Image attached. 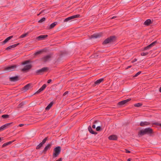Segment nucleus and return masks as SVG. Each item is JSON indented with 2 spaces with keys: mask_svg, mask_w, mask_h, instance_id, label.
Masks as SVG:
<instances>
[{
  "mask_svg": "<svg viewBox=\"0 0 161 161\" xmlns=\"http://www.w3.org/2000/svg\"><path fill=\"white\" fill-rule=\"evenodd\" d=\"M141 73V71H139L138 72H137L136 74H135L134 76H133V77H136V76H137L138 75H140Z\"/></svg>",
  "mask_w": 161,
  "mask_h": 161,
  "instance_id": "ea45409f",
  "label": "nucleus"
},
{
  "mask_svg": "<svg viewBox=\"0 0 161 161\" xmlns=\"http://www.w3.org/2000/svg\"><path fill=\"white\" fill-rule=\"evenodd\" d=\"M88 130L90 132V133L93 134H97V133L96 132L94 131L91 126H89L88 127Z\"/></svg>",
  "mask_w": 161,
  "mask_h": 161,
  "instance_id": "6ab92c4d",
  "label": "nucleus"
},
{
  "mask_svg": "<svg viewBox=\"0 0 161 161\" xmlns=\"http://www.w3.org/2000/svg\"><path fill=\"white\" fill-rule=\"evenodd\" d=\"M103 80V79L102 78L98 80L95 82L94 85H98L101 82H102Z\"/></svg>",
  "mask_w": 161,
  "mask_h": 161,
  "instance_id": "5701e85b",
  "label": "nucleus"
},
{
  "mask_svg": "<svg viewBox=\"0 0 161 161\" xmlns=\"http://www.w3.org/2000/svg\"><path fill=\"white\" fill-rule=\"evenodd\" d=\"M40 14V12L39 14H37V15H38V16H39V15H40V14Z\"/></svg>",
  "mask_w": 161,
  "mask_h": 161,
  "instance_id": "13d9d810",
  "label": "nucleus"
},
{
  "mask_svg": "<svg viewBox=\"0 0 161 161\" xmlns=\"http://www.w3.org/2000/svg\"><path fill=\"white\" fill-rule=\"evenodd\" d=\"M97 123V120H96L94 122V124L92 126V127L93 128H96V125H95V124H96V123Z\"/></svg>",
  "mask_w": 161,
  "mask_h": 161,
  "instance_id": "58836bf2",
  "label": "nucleus"
},
{
  "mask_svg": "<svg viewBox=\"0 0 161 161\" xmlns=\"http://www.w3.org/2000/svg\"><path fill=\"white\" fill-rule=\"evenodd\" d=\"M145 129L146 134H147L150 135V136H151L154 133L153 130L150 127L147 128Z\"/></svg>",
  "mask_w": 161,
  "mask_h": 161,
  "instance_id": "9d476101",
  "label": "nucleus"
},
{
  "mask_svg": "<svg viewBox=\"0 0 161 161\" xmlns=\"http://www.w3.org/2000/svg\"><path fill=\"white\" fill-rule=\"evenodd\" d=\"M137 59H136V58H135V59H134L133 60H132V61H131V63H134V62H136V61H137Z\"/></svg>",
  "mask_w": 161,
  "mask_h": 161,
  "instance_id": "de8ad7c7",
  "label": "nucleus"
},
{
  "mask_svg": "<svg viewBox=\"0 0 161 161\" xmlns=\"http://www.w3.org/2000/svg\"><path fill=\"white\" fill-rule=\"evenodd\" d=\"M47 137L44 138L41 143L43 145L46 142V141L47 140Z\"/></svg>",
  "mask_w": 161,
  "mask_h": 161,
  "instance_id": "4c0bfd02",
  "label": "nucleus"
},
{
  "mask_svg": "<svg viewBox=\"0 0 161 161\" xmlns=\"http://www.w3.org/2000/svg\"><path fill=\"white\" fill-rule=\"evenodd\" d=\"M148 54V52H142L141 53V55L142 56H143L147 55Z\"/></svg>",
  "mask_w": 161,
  "mask_h": 161,
  "instance_id": "e433bc0d",
  "label": "nucleus"
},
{
  "mask_svg": "<svg viewBox=\"0 0 161 161\" xmlns=\"http://www.w3.org/2000/svg\"><path fill=\"white\" fill-rule=\"evenodd\" d=\"M130 100L131 99L128 98L127 99L119 102L118 103V105L120 107L121 106L125 104Z\"/></svg>",
  "mask_w": 161,
  "mask_h": 161,
  "instance_id": "1a4fd4ad",
  "label": "nucleus"
},
{
  "mask_svg": "<svg viewBox=\"0 0 161 161\" xmlns=\"http://www.w3.org/2000/svg\"><path fill=\"white\" fill-rule=\"evenodd\" d=\"M116 16H114L112 17V18H111V19H114V18H116Z\"/></svg>",
  "mask_w": 161,
  "mask_h": 161,
  "instance_id": "864d4df0",
  "label": "nucleus"
},
{
  "mask_svg": "<svg viewBox=\"0 0 161 161\" xmlns=\"http://www.w3.org/2000/svg\"><path fill=\"white\" fill-rule=\"evenodd\" d=\"M28 35V33H26L25 34H23L20 36L19 38H23L26 37Z\"/></svg>",
  "mask_w": 161,
  "mask_h": 161,
  "instance_id": "7c9ffc66",
  "label": "nucleus"
},
{
  "mask_svg": "<svg viewBox=\"0 0 161 161\" xmlns=\"http://www.w3.org/2000/svg\"><path fill=\"white\" fill-rule=\"evenodd\" d=\"M47 13V12L46 11V10H42L40 12V14H42L43 13Z\"/></svg>",
  "mask_w": 161,
  "mask_h": 161,
  "instance_id": "37998d69",
  "label": "nucleus"
},
{
  "mask_svg": "<svg viewBox=\"0 0 161 161\" xmlns=\"http://www.w3.org/2000/svg\"><path fill=\"white\" fill-rule=\"evenodd\" d=\"M23 125H24L23 124H20L19 125V126H20V127H22V126Z\"/></svg>",
  "mask_w": 161,
  "mask_h": 161,
  "instance_id": "5fc2aeb1",
  "label": "nucleus"
},
{
  "mask_svg": "<svg viewBox=\"0 0 161 161\" xmlns=\"http://www.w3.org/2000/svg\"><path fill=\"white\" fill-rule=\"evenodd\" d=\"M57 22H54L53 23H52L51 25H50L48 27V29H51L53 28L55 26L57 25Z\"/></svg>",
  "mask_w": 161,
  "mask_h": 161,
  "instance_id": "412c9836",
  "label": "nucleus"
},
{
  "mask_svg": "<svg viewBox=\"0 0 161 161\" xmlns=\"http://www.w3.org/2000/svg\"><path fill=\"white\" fill-rule=\"evenodd\" d=\"M147 47H149V48H150V47H148V45L147 46Z\"/></svg>",
  "mask_w": 161,
  "mask_h": 161,
  "instance_id": "bf43d9fd",
  "label": "nucleus"
},
{
  "mask_svg": "<svg viewBox=\"0 0 161 161\" xmlns=\"http://www.w3.org/2000/svg\"><path fill=\"white\" fill-rule=\"evenodd\" d=\"M61 151V147L60 146H57L53 149V158L57 157L60 154Z\"/></svg>",
  "mask_w": 161,
  "mask_h": 161,
  "instance_id": "f257e3e1",
  "label": "nucleus"
},
{
  "mask_svg": "<svg viewBox=\"0 0 161 161\" xmlns=\"http://www.w3.org/2000/svg\"><path fill=\"white\" fill-rule=\"evenodd\" d=\"M25 102H22L19 104L18 108H22L23 106L25 104Z\"/></svg>",
  "mask_w": 161,
  "mask_h": 161,
  "instance_id": "bb28decb",
  "label": "nucleus"
},
{
  "mask_svg": "<svg viewBox=\"0 0 161 161\" xmlns=\"http://www.w3.org/2000/svg\"><path fill=\"white\" fill-rule=\"evenodd\" d=\"M97 56H98L97 55V54H94L93 55H92V56H91V57L92 58H96L97 57Z\"/></svg>",
  "mask_w": 161,
  "mask_h": 161,
  "instance_id": "c03bdc74",
  "label": "nucleus"
},
{
  "mask_svg": "<svg viewBox=\"0 0 161 161\" xmlns=\"http://www.w3.org/2000/svg\"><path fill=\"white\" fill-rule=\"evenodd\" d=\"M52 57V54H49L42 58L41 60L43 62H46L50 61Z\"/></svg>",
  "mask_w": 161,
  "mask_h": 161,
  "instance_id": "20e7f679",
  "label": "nucleus"
},
{
  "mask_svg": "<svg viewBox=\"0 0 161 161\" xmlns=\"http://www.w3.org/2000/svg\"><path fill=\"white\" fill-rule=\"evenodd\" d=\"M30 60H27L26 61H25L23 62L21 64L22 65H25V64H28V63H30Z\"/></svg>",
  "mask_w": 161,
  "mask_h": 161,
  "instance_id": "cd10ccee",
  "label": "nucleus"
},
{
  "mask_svg": "<svg viewBox=\"0 0 161 161\" xmlns=\"http://www.w3.org/2000/svg\"><path fill=\"white\" fill-rule=\"evenodd\" d=\"M19 80V77L18 76L9 78V80L11 81L15 82Z\"/></svg>",
  "mask_w": 161,
  "mask_h": 161,
  "instance_id": "9b49d317",
  "label": "nucleus"
},
{
  "mask_svg": "<svg viewBox=\"0 0 161 161\" xmlns=\"http://www.w3.org/2000/svg\"><path fill=\"white\" fill-rule=\"evenodd\" d=\"M108 138L110 140H116L117 139V137L115 135H112L109 136Z\"/></svg>",
  "mask_w": 161,
  "mask_h": 161,
  "instance_id": "a211bd4d",
  "label": "nucleus"
},
{
  "mask_svg": "<svg viewBox=\"0 0 161 161\" xmlns=\"http://www.w3.org/2000/svg\"><path fill=\"white\" fill-rule=\"evenodd\" d=\"M32 67L31 64H28L25 66L24 68L21 69V71L23 72H26L30 70Z\"/></svg>",
  "mask_w": 161,
  "mask_h": 161,
  "instance_id": "6e6552de",
  "label": "nucleus"
},
{
  "mask_svg": "<svg viewBox=\"0 0 161 161\" xmlns=\"http://www.w3.org/2000/svg\"><path fill=\"white\" fill-rule=\"evenodd\" d=\"M31 83L26 85L21 89V91L23 92H26L31 88Z\"/></svg>",
  "mask_w": 161,
  "mask_h": 161,
  "instance_id": "39448f33",
  "label": "nucleus"
},
{
  "mask_svg": "<svg viewBox=\"0 0 161 161\" xmlns=\"http://www.w3.org/2000/svg\"><path fill=\"white\" fill-rule=\"evenodd\" d=\"M80 17V15L79 14L74 15L69 17L67 18H66L64 20V21L65 22H67L68 21L70 20L71 19H74L75 18H78Z\"/></svg>",
  "mask_w": 161,
  "mask_h": 161,
  "instance_id": "423d86ee",
  "label": "nucleus"
},
{
  "mask_svg": "<svg viewBox=\"0 0 161 161\" xmlns=\"http://www.w3.org/2000/svg\"><path fill=\"white\" fill-rule=\"evenodd\" d=\"M51 146L50 144H48L44 148L43 152L45 153V152L47 150L49 149Z\"/></svg>",
  "mask_w": 161,
  "mask_h": 161,
  "instance_id": "4be33fe9",
  "label": "nucleus"
},
{
  "mask_svg": "<svg viewBox=\"0 0 161 161\" xmlns=\"http://www.w3.org/2000/svg\"><path fill=\"white\" fill-rule=\"evenodd\" d=\"M96 130L97 131H100L101 130V128L100 127V126L97 127L96 128Z\"/></svg>",
  "mask_w": 161,
  "mask_h": 161,
  "instance_id": "a19ab883",
  "label": "nucleus"
},
{
  "mask_svg": "<svg viewBox=\"0 0 161 161\" xmlns=\"http://www.w3.org/2000/svg\"><path fill=\"white\" fill-rule=\"evenodd\" d=\"M46 20V18L45 17H43V18H42L40 20L38 21V22L40 23H41L43 22L44 21Z\"/></svg>",
  "mask_w": 161,
  "mask_h": 161,
  "instance_id": "f704fd0d",
  "label": "nucleus"
},
{
  "mask_svg": "<svg viewBox=\"0 0 161 161\" xmlns=\"http://www.w3.org/2000/svg\"><path fill=\"white\" fill-rule=\"evenodd\" d=\"M1 113V110H0V114Z\"/></svg>",
  "mask_w": 161,
  "mask_h": 161,
  "instance_id": "052dcab7",
  "label": "nucleus"
},
{
  "mask_svg": "<svg viewBox=\"0 0 161 161\" xmlns=\"http://www.w3.org/2000/svg\"><path fill=\"white\" fill-rule=\"evenodd\" d=\"M43 145V144L40 143L36 147V149H39Z\"/></svg>",
  "mask_w": 161,
  "mask_h": 161,
  "instance_id": "473e14b6",
  "label": "nucleus"
},
{
  "mask_svg": "<svg viewBox=\"0 0 161 161\" xmlns=\"http://www.w3.org/2000/svg\"><path fill=\"white\" fill-rule=\"evenodd\" d=\"M151 23V21L150 19L147 20L144 22V25H148Z\"/></svg>",
  "mask_w": 161,
  "mask_h": 161,
  "instance_id": "b1692460",
  "label": "nucleus"
},
{
  "mask_svg": "<svg viewBox=\"0 0 161 161\" xmlns=\"http://www.w3.org/2000/svg\"><path fill=\"white\" fill-rule=\"evenodd\" d=\"M2 117L3 118L7 119L9 117V115L8 114H4L2 116Z\"/></svg>",
  "mask_w": 161,
  "mask_h": 161,
  "instance_id": "c9c22d12",
  "label": "nucleus"
},
{
  "mask_svg": "<svg viewBox=\"0 0 161 161\" xmlns=\"http://www.w3.org/2000/svg\"><path fill=\"white\" fill-rule=\"evenodd\" d=\"M157 42L156 41L154 42L150 45H148V47H151L154 45Z\"/></svg>",
  "mask_w": 161,
  "mask_h": 161,
  "instance_id": "72a5a7b5",
  "label": "nucleus"
},
{
  "mask_svg": "<svg viewBox=\"0 0 161 161\" xmlns=\"http://www.w3.org/2000/svg\"><path fill=\"white\" fill-rule=\"evenodd\" d=\"M116 38L115 36H111L105 40L103 42V44L105 45L109 43H111L114 42Z\"/></svg>",
  "mask_w": 161,
  "mask_h": 161,
  "instance_id": "f03ea898",
  "label": "nucleus"
},
{
  "mask_svg": "<svg viewBox=\"0 0 161 161\" xmlns=\"http://www.w3.org/2000/svg\"><path fill=\"white\" fill-rule=\"evenodd\" d=\"M149 49V47H148L147 46L144 48V50H146Z\"/></svg>",
  "mask_w": 161,
  "mask_h": 161,
  "instance_id": "8fccbe9b",
  "label": "nucleus"
},
{
  "mask_svg": "<svg viewBox=\"0 0 161 161\" xmlns=\"http://www.w3.org/2000/svg\"><path fill=\"white\" fill-rule=\"evenodd\" d=\"M52 81V80L51 79H49L47 81V83H50Z\"/></svg>",
  "mask_w": 161,
  "mask_h": 161,
  "instance_id": "09e8293b",
  "label": "nucleus"
},
{
  "mask_svg": "<svg viewBox=\"0 0 161 161\" xmlns=\"http://www.w3.org/2000/svg\"><path fill=\"white\" fill-rule=\"evenodd\" d=\"M47 37V35H44L36 37L38 40H43Z\"/></svg>",
  "mask_w": 161,
  "mask_h": 161,
  "instance_id": "2eb2a0df",
  "label": "nucleus"
},
{
  "mask_svg": "<svg viewBox=\"0 0 161 161\" xmlns=\"http://www.w3.org/2000/svg\"><path fill=\"white\" fill-rule=\"evenodd\" d=\"M53 104V102H51L46 108L45 109L47 110H49L52 106Z\"/></svg>",
  "mask_w": 161,
  "mask_h": 161,
  "instance_id": "a878e982",
  "label": "nucleus"
},
{
  "mask_svg": "<svg viewBox=\"0 0 161 161\" xmlns=\"http://www.w3.org/2000/svg\"><path fill=\"white\" fill-rule=\"evenodd\" d=\"M5 129L4 127V126L3 125L2 126H1L0 127V131L3 130H4Z\"/></svg>",
  "mask_w": 161,
  "mask_h": 161,
  "instance_id": "79ce46f5",
  "label": "nucleus"
},
{
  "mask_svg": "<svg viewBox=\"0 0 161 161\" xmlns=\"http://www.w3.org/2000/svg\"><path fill=\"white\" fill-rule=\"evenodd\" d=\"M47 86L46 84H44L42 87L40 88L34 94H38L43 91L46 87Z\"/></svg>",
  "mask_w": 161,
  "mask_h": 161,
  "instance_id": "f8f14e48",
  "label": "nucleus"
},
{
  "mask_svg": "<svg viewBox=\"0 0 161 161\" xmlns=\"http://www.w3.org/2000/svg\"><path fill=\"white\" fill-rule=\"evenodd\" d=\"M43 52V50H41L39 51H37V52H36L34 54L35 55H38L41 54Z\"/></svg>",
  "mask_w": 161,
  "mask_h": 161,
  "instance_id": "c756f323",
  "label": "nucleus"
},
{
  "mask_svg": "<svg viewBox=\"0 0 161 161\" xmlns=\"http://www.w3.org/2000/svg\"><path fill=\"white\" fill-rule=\"evenodd\" d=\"M16 67L17 66L16 65H14L5 67L4 68V70L7 72H9L14 70Z\"/></svg>",
  "mask_w": 161,
  "mask_h": 161,
  "instance_id": "7ed1b4c3",
  "label": "nucleus"
},
{
  "mask_svg": "<svg viewBox=\"0 0 161 161\" xmlns=\"http://www.w3.org/2000/svg\"><path fill=\"white\" fill-rule=\"evenodd\" d=\"M48 69L47 67H44L41 69L37 70L36 71V73L37 75L41 74L46 71Z\"/></svg>",
  "mask_w": 161,
  "mask_h": 161,
  "instance_id": "0eeeda50",
  "label": "nucleus"
},
{
  "mask_svg": "<svg viewBox=\"0 0 161 161\" xmlns=\"http://www.w3.org/2000/svg\"><path fill=\"white\" fill-rule=\"evenodd\" d=\"M12 122L8 123L6 124L3 125L4 126V127L5 129H6L7 128H8V126L12 124Z\"/></svg>",
  "mask_w": 161,
  "mask_h": 161,
  "instance_id": "c85d7f7f",
  "label": "nucleus"
},
{
  "mask_svg": "<svg viewBox=\"0 0 161 161\" xmlns=\"http://www.w3.org/2000/svg\"><path fill=\"white\" fill-rule=\"evenodd\" d=\"M142 105V104L141 103H138L134 104V106L136 107H140Z\"/></svg>",
  "mask_w": 161,
  "mask_h": 161,
  "instance_id": "2f4dec72",
  "label": "nucleus"
},
{
  "mask_svg": "<svg viewBox=\"0 0 161 161\" xmlns=\"http://www.w3.org/2000/svg\"><path fill=\"white\" fill-rule=\"evenodd\" d=\"M102 36V34H94L91 36L90 38H97L100 37Z\"/></svg>",
  "mask_w": 161,
  "mask_h": 161,
  "instance_id": "ddd939ff",
  "label": "nucleus"
},
{
  "mask_svg": "<svg viewBox=\"0 0 161 161\" xmlns=\"http://www.w3.org/2000/svg\"><path fill=\"white\" fill-rule=\"evenodd\" d=\"M159 91L160 92H161V87H160V89H159Z\"/></svg>",
  "mask_w": 161,
  "mask_h": 161,
  "instance_id": "6e6d98bb",
  "label": "nucleus"
},
{
  "mask_svg": "<svg viewBox=\"0 0 161 161\" xmlns=\"http://www.w3.org/2000/svg\"><path fill=\"white\" fill-rule=\"evenodd\" d=\"M131 65L128 66L127 68H126V69H128L131 68Z\"/></svg>",
  "mask_w": 161,
  "mask_h": 161,
  "instance_id": "3c124183",
  "label": "nucleus"
},
{
  "mask_svg": "<svg viewBox=\"0 0 161 161\" xmlns=\"http://www.w3.org/2000/svg\"><path fill=\"white\" fill-rule=\"evenodd\" d=\"M154 124L156 125H160V126H161V124H159L158 123H154Z\"/></svg>",
  "mask_w": 161,
  "mask_h": 161,
  "instance_id": "49530a36",
  "label": "nucleus"
},
{
  "mask_svg": "<svg viewBox=\"0 0 161 161\" xmlns=\"http://www.w3.org/2000/svg\"><path fill=\"white\" fill-rule=\"evenodd\" d=\"M13 37L12 36H9L6 38L3 42V44H4L6 43L9 40L12 38Z\"/></svg>",
  "mask_w": 161,
  "mask_h": 161,
  "instance_id": "aec40b11",
  "label": "nucleus"
},
{
  "mask_svg": "<svg viewBox=\"0 0 161 161\" xmlns=\"http://www.w3.org/2000/svg\"><path fill=\"white\" fill-rule=\"evenodd\" d=\"M14 140L13 141H10L8 142H6V143H5L3 144V145L2 146V147H6L8 145H9L11 144L13 142H14Z\"/></svg>",
  "mask_w": 161,
  "mask_h": 161,
  "instance_id": "393cba45",
  "label": "nucleus"
},
{
  "mask_svg": "<svg viewBox=\"0 0 161 161\" xmlns=\"http://www.w3.org/2000/svg\"><path fill=\"white\" fill-rule=\"evenodd\" d=\"M126 153H130V151H129V150H126Z\"/></svg>",
  "mask_w": 161,
  "mask_h": 161,
  "instance_id": "603ef678",
  "label": "nucleus"
},
{
  "mask_svg": "<svg viewBox=\"0 0 161 161\" xmlns=\"http://www.w3.org/2000/svg\"><path fill=\"white\" fill-rule=\"evenodd\" d=\"M145 134H146L145 129L140 130L138 133V135L139 137H141Z\"/></svg>",
  "mask_w": 161,
  "mask_h": 161,
  "instance_id": "4468645a",
  "label": "nucleus"
},
{
  "mask_svg": "<svg viewBox=\"0 0 161 161\" xmlns=\"http://www.w3.org/2000/svg\"><path fill=\"white\" fill-rule=\"evenodd\" d=\"M19 43H18L16 44H14L9 46L6 49V50H9L13 48H14L16 47L17 46L19 45Z\"/></svg>",
  "mask_w": 161,
  "mask_h": 161,
  "instance_id": "dca6fc26",
  "label": "nucleus"
},
{
  "mask_svg": "<svg viewBox=\"0 0 161 161\" xmlns=\"http://www.w3.org/2000/svg\"><path fill=\"white\" fill-rule=\"evenodd\" d=\"M127 161H130V159L129 158L128 159Z\"/></svg>",
  "mask_w": 161,
  "mask_h": 161,
  "instance_id": "4d7b16f0",
  "label": "nucleus"
},
{
  "mask_svg": "<svg viewBox=\"0 0 161 161\" xmlns=\"http://www.w3.org/2000/svg\"><path fill=\"white\" fill-rule=\"evenodd\" d=\"M150 124V123L148 122L144 121L141 122L140 124V125L142 126H147L149 125Z\"/></svg>",
  "mask_w": 161,
  "mask_h": 161,
  "instance_id": "f3484780",
  "label": "nucleus"
},
{
  "mask_svg": "<svg viewBox=\"0 0 161 161\" xmlns=\"http://www.w3.org/2000/svg\"><path fill=\"white\" fill-rule=\"evenodd\" d=\"M68 91H66V92H65L63 94V95L64 96H65L66 95L68 94Z\"/></svg>",
  "mask_w": 161,
  "mask_h": 161,
  "instance_id": "a18cd8bd",
  "label": "nucleus"
}]
</instances>
